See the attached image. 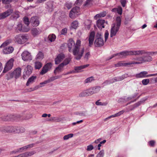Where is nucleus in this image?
I'll use <instances>...</instances> for the list:
<instances>
[{"mask_svg":"<svg viewBox=\"0 0 157 157\" xmlns=\"http://www.w3.org/2000/svg\"><path fill=\"white\" fill-rule=\"evenodd\" d=\"M142 51H144L146 53L140 55H141L143 54H146L147 55L133 58L132 59V60L134 61H133V64H139L145 62L151 61L152 60V57L149 55H153L154 54H157V52H147L144 50ZM138 56H139V55Z\"/></svg>","mask_w":157,"mask_h":157,"instance_id":"obj_1","label":"nucleus"},{"mask_svg":"<svg viewBox=\"0 0 157 157\" xmlns=\"http://www.w3.org/2000/svg\"><path fill=\"white\" fill-rule=\"evenodd\" d=\"M146 53L143 51H124L120 53L113 54L109 57L108 60H109L117 56H121L120 57L124 58L126 56L132 55H139Z\"/></svg>","mask_w":157,"mask_h":157,"instance_id":"obj_2","label":"nucleus"},{"mask_svg":"<svg viewBox=\"0 0 157 157\" xmlns=\"http://www.w3.org/2000/svg\"><path fill=\"white\" fill-rule=\"evenodd\" d=\"M84 50V47L79 48L77 46L75 47L72 51L75 56V58L77 60L80 59L83 55Z\"/></svg>","mask_w":157,"mask_h":157,"instance_id":"obj_3","label":"nucleus"},{"mask_svg":"<svg viewBox=\"0 0 157 157\" xmlns=\"http://www.w3.org/2000/svg\"><path fill=\"white\" fill-rule=\"evenodd\" d=\"M11 42V40H7L4 42L0 46L1 48L4 47V48L3 50V52L5 54H8L12 52L13 51L14 48L13 47L11 46L6 47Z\"/></svg>","mask_w":157,"mask_h":157,"instance_id":"obj_4","label":"nucleus"},{"mask_svg":"<svg viewBox=\"0 0 157 157\" xmlns=\"http://www.w3.org/2000/svg\"><path fill=\"white\" fill-rule=\"evenodd\" d=\"M104 42L101 33H98L95 36L94 45L96 47H100L104 44Z\"/></svg>","mask_w":157,"mask_h":157,"instance_id":"obj_5","label":"nucleus"},{"mask_svg":"<svg viewBox=\"0 0 157 157\" xmlns=\"http://www.w3.org/2000/svg\"><path fill=\"white\" fill-rule=\"evenodd\" d=\"M28 40L27 36L22 34H19L15 36L14 40L15 42L19 44H24Z\"/></svg>","mask_w":157,"mask_h":157,"instance_id":"obj_6","label":"nucleus"},{"mask_svg":"<svg viewBox=\"0 0 157 157\" xmlns=\"http://www.w3.org/2000/svg\"><path fill=\"white\" fill-rule=\"evenodd\" d=\"M25 131V128L23 127L10 126V133H23Z\"/></svg>","mask_w":157,"mask_h":157,"instance_id":"obj_7","label":"nucleus"},{"mask_svg":"<svg viewBox=\"0 0 157 157\" xmlns=\"http://www.w3.org/2000/svg\"><path fill=\"white\" fill-rule=\"evenodd\" d=\"M22 59L24 61H31L32 58L30 53L27 51H25L21 54Z\"/></svg>","mask_w":157,"mask_h":157,"instance_id":"obj_8","label":"nucleus"},{"mask_svg":"<svg viewBox=\"0 0 157 157\" xmlns=\"http://www.w3.org/2000/svg\"><path fill=\"white\" fill-rule=\"evenodd\" d=\"M147 74L148 72L147 71H142L138 74H136V77L137 78H147L157 75V73L155 74H151L149 75H147Z\"/></svg>","mask_w":157,"mask_h":157,"instance_id":"obj_9","label":"nucleus"},{"mask_svg":"<svg viewBox=\"0 0 157 157\" xmlns=\"http://www.w3.org/2000/svg\"><path fill=\"white\" fill-rule=\"evenodd\" d=\"M13 10L10 8L5 11L0 13V20L3 19L10 16L13 13Z\"/></svg>","mask_w":157,"mask_h":157,"instance_id":"obj_10","label":"nucleus"},{"mask_svg":"<svg viewBox=\"0 0 157 157\" xmlns=\"http://www.w3.org/2000/svg\"><path fill=\"white\" fill-rule=\"evenodd\" d=\"M13 59L12 58L9 60L6 64V66L3 71V72L6 73L12 68L13 66Z\"/></svg>","mask_w":157,"mask_h":157,"instance_id":"obj_11","label":"nucleus"},{"mask_svg":"<svg viewBox=\"0 0 157 157\" xmlns=\"http://www.w3.org/2000/svg\"><path fill=\"white\" fill-rule=\"evenodd\" d=\"M32 67L30 65H28L25 69L24 72L23 78L25 79L29 76L32 73Z\"/></svg>","mask_w":157,"mask_h":157,"instance_id":"obj_12","label":"nucleus"},{"mask_svg":"<svg viewBox=\"0 0 157 157\" xmlns=\"http://www.w3.org/2000/svg\"><path fill=\"white\" fill-rule=\"evenodd\" d=\"M101 87L100 86H95L90 88L88 89L89 94L90 95H92L98 92L101 89Z\"/></svg>","mask_w":157,"mask_h":157,"instance_id":"obj_13","label":"nucleus"},{"mask_svg":"<svg viewBox=\"0 0 157 157\" xmlns=\"http://www.w3.org/2000/svg\"><path fill=\"white\" fill-rule=\"evenodd\" d=\"M67 45L68 48V51L70 52H72L73 49L75 47V42L72 39H70L68 40Z\"/></svg>","mask_w":157,"mask_h":157,"instance_id":"obj_14","label":"nucleus"},{"mask_svg":"<svg viewBox=\"0 0 157 157\" xmlns=\"http://www.w3.org/2000/svg\"><path fill=\"white\" fill-rule=\"evenodd\" d=\"M16 29L17 30L22 32H28L30 30V29L28 27H22V25L20 22L18 23Z\"/></svg>","mask_w":157,"mask_h":157,"instance_id":"obj_15","label":"nucleus"},{"mask_svg":"<svg viewBox=\"0 0 157 157\" xmlns=\"http://www.w3.org/2000/svg\"><path fill=\"white\" fill-rule=\"evenodd\" d=\"M30 22L32 24L33 26H37L40 23L38 18L37 17H32L31 18Z\"/></svg>","mask_w":157,"mask_h":157,"instance_id":"obj_16","label":"nucleus"},{"mask_svg":"<svg viewBox=\"0 0 157 157\" xmlns=\"http://www.w3.org/2000/svg\"><path fill=\"white\" fill-rule=\"evenodd\" d=\"M21 69L20 67L17 68L12 72L13 77L16 79L19 78L21 75Z\"/></svg>","mask_w":157,"mask_h":157,"instance_id":"obj_17","label":"nucleus"},{"mask_svg":"<svg viewBox=\"0 0 157 157\" xmlns=\"http://www.w3.org/2000/svg\"><path fill=\"white\" fill-rule=\"evenodd\" d=\"M95 33L94 31L90 32L89 37V46H91L93 44L94 40Z\"/></svg>","mask_w":157,"mask_h":157,"instance_id":"obj_18","label":"nucleus"},{"mask_svg":"<svg viewBox=\"0 0 157 157\" xmlns=\"http://www.w3.org/2000/svg\"><path fill=\"white\" fill-rule=\"evenodd\" d=\"M65 57L64 55L63 54H59L55 59V64H59L64 58Z\"/></svg>","mask_w":157,"mask_h":157,"instance_id":"obj_19","label":"nucleus"},{"mask_svg":"<svg viewBox=\"0 0 157 157\" xmlns=\"http://www.w3.org/2000/svg\"><path fill=\"white\" fill-rule=\"evenodd\" d=\"M10 126H2L0 127V131L4 133H10Z\"/></svg>","mask_w":157,"mask_h":157,"instance_id":"obj_20","label":"nucleus"},{"mask_svg":"<svg viewBox=\"0 0 157 157\" xmlns=\"http://www.w3.org/2000/svg\"><path fill=\"white\" fill-rule=\"evenodd\" d=\"M119 29V28L116 27L113 25L111 29L110 37H112L113 36H115L117 33L118 32Z\"/></svg>","mask_w":157,"mask_h":157,"instance_id":"obj_21","label":"nucleus"},{"mask_svg":"<svg viewBox=\"0 0 157 157\" xmlns=\"http://www.w3.org/2000/svg\"><path fill=\"white\" fill-rule=\"evenodd\" d=\"M105 21L104 20L99 19L97 21V25L99 29H101L102 28H104V24Z\"/></svg>","mask_w":157,"mask_h":157,"instance_id":"obj_22","label":"nucleus"},{"mask_svg":"<svg viewBox=\"0 0 157 157\" xmlns=\"http://www.w3.org/2000/svg\"><path fill=\"white\" fill-rule=\"evenodd\" d=\"M133 64V61L131 62L127 63H122L121 62H118L117 63L115 64L116 67H119L121 66H126L128 65Z\"/></svg>","mask_w":157,"mask_h":157,"instance_id":"obj_23","label":"nucleus"},{"mask_svg":"<svg viewBox=\"0 0 157 157\" xmlns=\"http://www.w3.org/2000/svg\"><path fill=\"white\" fill-rule=\"evenodd\" d=\"M124 112V110H122L118 112V113L112 115L108 117L105 118L104 120V121H106L107 120L110 119L112 117H118L121 115Z\"/></svg>","mask_w":157,"mask_h":157,"instance_id":"obj_24","label":"nucleus"},{"mask_svg":"<svg viewBox=\"0 0 157 157\" xmlns=\"http://www.w3.org/2000/svg\"><path fill=\"white\" fill-rule=\"evenodd\" d=\"M31 32L32 35L34 36H36L40 34L41 31L39 29H37L36 28H33L31 30Z\"/></svg>","mask_w":157,"mask_h":157,"instance_id":"obj_25","label":"nucleus"},{"mask_svg":"<svg viewBox=\"0 0 157 157\" xmlns=\"http://www.w3.org/2000/svg\"><path fill=\"white\" fill-rule=\"evenodd\" d=\"M51 82V80H50V78H49L48 79H47V80H45L44 82L40 83V85H42V86H38L37 87H35V88L32 89V91L34 90H36V89H37L38 88H39L40 87H42V86H44V85L45 84H47V83H50Z\"/></svg>","mask_w":157,"mask_h":157,"instance_id":"obj_26","label":"nucleus"},{"mask_svg":"<svg viewBox=\"0 0 157 157\" xmlns=\"http://www.w3.org/2000/svg\"><path fill=\"white\" fill-rule=\"evenodd\" d=\"M35 153V151H33L30 152H27L21 154V157H28V156H31L33 155Z\"/></svg>","mask_w":157,"mask_h":157,"instance_id":"obj_27","label":"nucleus"},{"mask_svg":"<svg viewBox=\"0 0 157 157\" xmlns=\"http://www.w3.org/2000/svg\"><path fill=\"white\" fill-rule=\"evenodd\" d=\"M116 23L113 24V25L116 27L120 28L121 24V19L120 17H117L116 20Z\"/></svg>","mask_w":157,"mask_h":157,"instance_id":"obj_28","label":"nucleus"},{"mask_svg":"<svg viewBox=\"0 0 157 157\" xmlns=\"http://www.w3.org/2000/svg\"><path fill=\"white\" fill-rule=\"evenodd\" d=\"M88 90H85L80 93L79 94V97L80 98L83 97L90 95L89 94Z\"/></svg>","mask_w":157,"mask_h":157,"instance_id":"obj_29","label":"nucleus"},{"mask_svg":"<svg viewBox=\"0 0 157 157\" xmlns=\"http://www.w3.org/2000/svg\"><path fill=\"white\" fill-rule=\"evenodd\" d=\"M36 76H32L30 77L28 80L26 86H28L30 84L33 83L35 81V80L36 78Z\"/></svg>","mask_w":157,"mask_h":157,"instance_id":"obj_30","label":"nucleus"},{"mask_svg":"<svg viewBox=\"0 0 157 157\" xmlns=\"http://www.w3.org/2000/svg\"><path fill=\"white\" fill-rule=\"evenodd\" d=\"M63 64H60L54 70V74H56L57 73H59L61 72L63 70Z\"/></svg>","mask_w":157,"mask_h":157,"instance_id":"obj_31","label":"nucleus"},{"mask_svg":"<svg viewBox=\"0 0 157 157\" xmlns=\"http://www.w3.org/2000/svg\"><path fill=\"white\" fill-rule=\"evenodd\" d=\"M112 11L113 12H117L120 15H121L122 12V9L120 7H118L117 8H114L112 9Z\"/></svg>","mask_w":157,"mask_h":157,"instance_id":"obj_32","label":"nucleus"},{"mask_svg":"<svg viewBox=\"0 0 157 157\" xmlns=\"http://www.w3.org/2000/svg\"><path fill=\"white\" fill-rule=\"evenodd\" d=\"M53 2H52L49 1L47 2V6L49 10L51 12L52 11L53 9Z\"/></svg>","mask_w":157,"mask_h":157,"instance_id":"obj_33","label":"nucleus"},{"mask_svg":"<svg viewBox=\"0 0 157 157\" xmlns=\"http://www.w3.org/2000/svg\"><path fill=\"white\" fill-rule=\"evenodd\" d=\"M106 15V12H103L101 13H100L99 14H97L94 17V18L97 20L98 18H99L101 17H104Z\"/></svg>","mask_w":157,"mask_h":157,"instance_id":"obj_34","label":"nucleus"},{"mask_svg":"<svg viewBox=\"0 0 157 157\" xmlns=\"http://www.w3.org/2000/svg\"><path fill=\"white\" fill-rule=\"evenodd\" d=\"M145 100H143L142 101H138L137 103L135 104L134 105L131 106V107H132V108L131 109V110H133L134 109L137 107L139 106L141 104L143 103H144L145 101Z\"/></svg>","mask_w":157,"mask_h":157,"instance_id":"obj_35","label":"nucleus"},{"mask_svg":"<svg viewBox=\"0 0 157 157\" xmlns=\"http://www.w3.org/2000/svg\"><path fill=\"white\" fill-rule=\"evenodd\" d=\"M10 115L2 116L0 118L3 121H11Z\"/></svg>","mask_w":157,"mask_h":157,"instance_id":"obj_36","label":"nucleus"},{"mask_svg":"<svg viewBox=\"0 0 157 157\" xmlns=\"http://www.w3.org/2000/svg\"><path fill=\"white\" fill-rule=\"evenodd\" d=\"M44 58V55L43 53L40 52H39L36 56V59L37 60H41Z\"/></svg>","mask_w":157,"mask_h":157,"instance_id":"obj_37","label":"nucleus"},{"mask_svg":"<svg viewBox=\"0 0 157 157\" xmlns=\"http://www.w3.org/2000/svg\"><path fill=\"white\" fill-rule=\"evenodd\" d=\"M19 12L15 11L12 15L11 17V18L13 20H16L19 17Z\"/></svg>","mask_w":157,"mask_h":157,"instance_id":"obj_38","label":"nucleus"},{"mask_svg":"<svg viewBox=\"0 0 157 157\" xmlns=\"http://www.w3.org/2000/svg\"><path fill=\"white\" fill-rule=\"evenodd\" d=\"M42 65L41 62L36 61L35 63V68L36 69H40L42 67Z\"/></svg>","mask_w":157,"mask_h":157,"instance_id":"obj_39","label":"nucleus"},{"mask_svg":"<svg viewBox=\"0 0 157 157\" xmlns=\"http://www.w3.org/2000/svg\"><path fill=\"white\" fill-rule=\"evenodd\" d=\"M89 66V64H87L86 65H82L80 66L75 67V70L76 71H77L78 72V71H79L81 70L82 69L85 68L86 67H87Z\"/></svg>","mask_w":157,"mask_h":157,"instance_id":"obj_40","label":"nucleus"},{"mask_svg":"<svg viewBox=\"0 0 157 157\" xmlns=\"http://www.w3.org/2000/svg\"><path fill=\"white\" fill-rule=\"evenodd\" d=\"M71 11V12H74V13L78 15V13H79L80 11V8L79 7L75 6L73 8Z\"/></svg>","mask_w":157,"mask_h":157,"instance_id":"obj_41","label":"nucleus"},{"mask_svg":"<svg viewBox=\"0 0 157 157\" xmlns=\"http://www.w3.org/2000/svg\"><path fill=\"white\" fill-rule=\"evenodd\" d=\"M10 116H11L10 117L11 121L17 120L20 118V116L19 115H10Z\"/></svg>","mask_w":157,"mask_h":157,"instance_id":"obj_42","label":"nucleus"},{"mask_svg":"<svg viewBox=\"0 0 157 157\" xmlns=\"http://www.w3.org/2000/svg\"><path fill=\"white\" fill-rule=\"evenodd\" d=\"M78 25V22L75 21L73 22L71 24V27L74 29H76Z\"/></svg>","mask_w":157,"mask_h":157,"instance_id":"obj_43","label":"nucleus"},{"mask_svg":"<svg viewBox=\"0 0 157 157\" xmlns=\"http://www.w3.org/2000/svg\"><path fill=\"white\" fill-rule=\"evenodd\" d=\"M48 38L51 42L54 41L56 38V36L54 34L49 35L48 36Z\"/></svg>","mask_w":157,"mask_h":157,"instance_id":"obj_44","label":"nucleus"},{"mask_svg":"<svg viewBox=\"0 0 157 157\" xmlns=\"http://www.w3.org/2000/svg\"><path fill=\"white\" fill-rule=\"evenodd\" d=\"M94 77L93 76H91L86 79L85 81V83H90L92 81H94Z\"/></svg>","mask_w":157,"mask_h":157,"instance_id":"obj_45","label":"nucleus"},{"mask_svg":"<svg viewBox=\"0 0 157 157\" xmlns=\"http://www.w3.org/2000/svg\"><path fill=\"white\" fill-rule=\"evenodd\" d=\"M76 114L80 116L83 117H86L87 115L86 111H80L78 112Z\"/></svg>","mask_w":157,"mask_h":157,"instance_id":"obj_46","label":"nucleus"},{"mask_svg":"<svg viewBox=\"0 0 157 157\" xmlns=\"http://www.w3.org/2000/svg\"><path fill=\"white\" fill-rule=\"evenodd\" d=\"M71 59L70 58H66L63 61V62L61 64H63V66H65L68 64L70 61Z\"/></svg>","mask_w":157,"mask_h":157,"instance_id":"obj_47","label":"nucleus"},{"mask_svg":"<svg viewBox=\"0 0 157 157\" xmlns=\"http://www.w3.org/2000/svg\"><path fill=\"white\" fill-rule=\"evenodd\" d=\"M115 78L116 82H117L123 80L125 78V77L124 75H122L120 76L115 77Z\"/></svg>","mask_w":157,"mask_h":157,"instance_id":"obj_48","label":"nucleus"},{"mask_svg":"<svg viewBox=\"0 0 157 157\" xmlns=\"http://www.w3.org/2000/svg\"><path fill=\"white\" fill-rule=\"evenodd\" d=\"M52 66V64L51 63H48L46 64L44 67H45V68L48 70H49Z\"/></svg>","mask_w":157,"mask_h":157,"instance_id":"obj_49","label":"nucleus"},{"mask_svg":"<svg viewBox=\"0 0 157 157\" xmlns=\"http://www.w3.org/2000/svg\"><path fill=\"white\" fill-rule=\"evenodd\" d=\"M23 21L25 24L28 26L30 22L28 17H25L23 18Z\"/></svg>","mask_w":157,"mask_h":157,"instance_id":"obj_50","label":"nucleus"},{"mask_svg":"<svg viewBox=\"0 0 157 157\" xmlns=\"http://www.w3.org/2000/svg\"><path fill=\"white\" fill-rule=\"evenodd\" d=\"M6 79L9 80L10 79L13 78L12 72H10L8 73L6 75Z\"/></svg>","mask_w":157,"mask_h":157,"instance_id":"obj_51","label":"nucleus"},{"mask_svg":"<svg viewBox=\"0 0 157 157\" xmlns=\"http://www.w3.org/2000/svg\"><path fill=\"white\" fill-rule=\"evenodd\" d=\"M73 136V134L71 133L65 136L63 139L64 140H66L68 139L69 138L72 137Z\"/></svg>","mask_w":157,"mask_h":157,"instance_id":"obj_52","label":"nucleus"},{"mask_svg":"<svg viewBox=\"0 0 157 157\" xmlns=\"http://www.w3.org/2000/svg\"><path fill=\"white\" fill-rule=\"evenodd\" d=\"M48 71V70L45 68V67L44 66L40 72V74L41 75H43L46 73Z\"/></svg>","mask_w":157,"mask_h":157,"instance_id":"obj_53","label":"nucleus"},{"mask_svg":"<svg viewBox=\"0 0 157 157\" xmlns=\"http://www.w3.org/2000/svg\"><path fill=\"white\" fill-rule=\"evenodd\" d=\"M77 15L76 14L74 13V12H71V11H70L69 16L70 18H74Z\"/></svg>","mask_w":157,"mask_h":157,"instance_id":"obj_54","label":"nucleus"},{"mask_svg":"<svg viewBox=\"0 0 157 157\" xmlns=\"http://www.w3.org/2000/svg\"><path fill=\"white\" fill-rule=\"evenodd\" d=\"M149 79H145L143 80L142 82L143 85H146L149 83Z\"/></svg>","mask_w":157,"mask_h":157,"instance_id":"obj_55","label":"nucleus"},{"mask_svg":"<svg viewBox=\"0 0 157 157\" xmlns=\"http://www.w3.org/2000/svg\"><path fill=\"white\" fill-rule=\"evenodd\" d=\"M52 120L53 121L57 122H60L61 120V118L58 117H52Z\"/></svg>","mask_w":157,"mask_h":157,"instance_id":"obj_56","label":"nucleus"},{"mask_svg":"<svg viewBox=\"0 0 157 157\" xmlns=\"http://www.w3.org/2000/svg\"><path fill=\"white\" fill-rule=\"evenodd\" d=\"M93 0H87L85 3L84 4V6H89L92 4Z\"/></svg>","mask_w":157,"mask_h":157,"instance_id":"obj_57","label":"nucleus"},{"mask_svg":"<svg viewBox=\"0 0 157 157\" xmlns=\"http://www.w3.org/2000/svg\"><path fill=\"white\" fill-rule=\"evenodd\" d=\"M104 155V151L103 150L101 151L97 155V157H103Z\"/></svg>","mask_w":157,"mask_h":157,"instance_id":"obj_58","label":"nucleus"},{"mask_svg":"<svg viewBox=\"0 0 157 157\" xmlns=\"http://www.w3.org/2000/svg\"><path fill=\"white\" fill-rule=\"evenodd\" d=\"M61 77L60 76H56L52 77L50 78V79L51 82H52L54 80H55Z\"/></svg>","mask_w":157,"mask_h":157,"instance_id":"obj_59","label":"nucleus"},{"mask_svg":"<svg viewBox=\"0 0 157 157\" xmlns=\"http://www.w3.org/2000/svg\"><path fill=\"white\" fill-rule=\"evenodd\" d=\"M90 56V53L89 52H87L84 56V59L86 61L88 60L89 57Z\"/></svg>","mask_w":157,"mask_h":157,"instance_id":"obj_60","label":"nucleus"},{"mask_svg":"<svg viewBox=\"0 0 157 157\" xmlns=\"http://www.w3.org/2000/svg\"><path fill=\"white\" fill-rule=\"evenodd\" d=\"M19 151L18 149H16L14 151H11L10 152V155H13L14 154H16L17 153H19Z\"/></svg>","mask_w":157,"mask_h":157,"instance_id":"obj_61","label":"nucleus"},{"mask_svg":"<svg viewBox=\"0 0 157 157\" xmlns=\"http://www.w3.org/2000/svg\"><path fill=\"white\" fill-rule=\"evenodd\" d=\"M109 35V33L108 31H106L105 34V41L106 42L108 39Z\"/></svg>","mask_w":157,"mask_h":157,"instance_id":"obj_62","label":"nucleus"},{"mask_svg":"<svg viewBox=\"0 0 157 157\" xmlns=\"http://www.w3.org/2000/svg\"><path fill=\"white\" fill-rule=\"evenodd\" d=\"M67 32V29L66 28H64L62 29L61 31V33L62 35H65Z\"/></svg>","mask_w":157,"mask_h":157,"instance_id":"obj_63","label":"nucleus"},{"mask_svg":"<svg viewBox=\"0 0 157 157\" xmlns=\"http://www.w3.org/2000/svg\"><path fill=\"white\" fill-rule=\"evenodd\" d=\"M93 148L94 147L92 145H90L87 146V150L88 151H90L93 149Z\"/></svg>","mask_w":157,"mask_h":157,"instance_id":"obj_64","label":"nucleus"}]
</instances>
